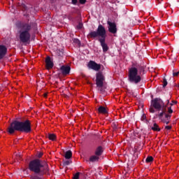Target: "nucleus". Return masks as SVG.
<instances>
[{"mask_svg":"<svg viewBox=\"0 0 179 179\" xmlns=\"http://www.w3.org/2000/svg\"><path fill=\"white\" fill-rule=\"evenodd\" d=\"M6 52H8V48H6V46L0 45V59H2V58L6 55Z\"/></svg>","mask_w":179,"mask_h":179,"instance_id":"obj_12","label":"nucleus"},{"mask_svg":"<svg viewBox=\"0 0 179 179\" xmlns=\"http://www.w3.org/2000/svg\"><path fill=\"white\" fill-rule=\"evenodd\" d=\"M82 27H83V24L82 22H80L78 25H77V29H78L79 30H80V29H82Z\"/></svg>","mask_w":179,"mask_h":179,"instance_id":"obj_29","label":"nucleus"},{"mask_svg":"<svg viewBox=\"0 0 179 179\" xmlns=\"http://www.w3.org/2000/svg\"><path fill=\"white\" fill-rule=\"evenodd\" d=\"M70 164H71V161L69 160L64 161L62 163V165L64 166V167L66 166H69Z\"/></svg>","mask_w":179,"mask_h":179,"instance_id":"obj_23","label":"nucleus"},{"mask_svg":"<svg viewBox=\"0 0 179 179\" xmlns=\"http://www.w3.org/2000/svg\"><path fill=\"white\" fill-rule=\"evenodd\" d=\"M56 55H57V57H63L64 56V51L61 50L59 49L57 50Z\"/></svg>","mask_w":179,"mask_h":179,"instance_id":"obj_21","label":"nucleus"},{"mask_svg":"<svg viewBox=\"0 0 179 179\" xmlns=\"http://www.w3.org/2000/svg\"><path fill=\"white\" fill-rule=\"evenodd\" d=\"M168 114H169V115L173 114V109H171V107L168 108Z\"/></svg>","mask_w":179,"mask_h":179,"instance_id":"obj_30","label":"nucleus"},{"mask_svg":"<svg viewBox=\"0 0 179 179\" xmlns=\"http://www.w3.org/2000/svg\"><path fill=\"white\" fill-rule=\"evenodd\" d=\"M172 127L171 126H166L165 129H167L168 131H170Z\"/></svg>","mask_w":179,"mask_h":179,"instance_id":"obj_32","label":"nucleus"},{"mask_svg":"<svg viewBox=\"0 0 179 179\" xmlns=\"http://www.w3.org/2000/svg\"><path fill=\"white\" fill-rule=\"evenodd\" d=\"M167 80L166 78H164L163 80V87H166L167 86Z\"/></svg>","mask_w":179,"mask_h":179,"instance_id":"obj_28","label":"nucleus"},{"mask_svg":"<svg viewBox=\"0 0 179 179\" xmlns=\"http://www.w3.org/2000/svg\"><path fill=\"white\" fill-rule=\"evenodd\" d=\"M172 103H173V104H177V101H173Z\"/></svg>","mask_w":179,"mask_h":179,"instance_id":"obj_36","label":"nucleus"},{"mask_svg":"<svg viewBox=\"0 0 179 179\" xmlns=\"http://www.w3.org/2000/svg\"><path fill=\"white\" fill-rule=\"evenodd\" d=\"M19 158H20V159H21V157H20V155H19Z\"/></svg>","mask_w":179,"mask_h":179,"instance_id":"obj_40","label":"nucleus"},{"mask_svg":"<svg viewBox=\"0 0 179 179\" xmlns=\"http://www.w3.org/2000/svg\"><path fill=\"white\" fill-rule=\"evenodd\" d=\"M98 113L99 114H108L107 108H106L104 106H99L98 108Z\"/></svg>","mask_w":179,"mask_h":179,"instance_id":"obj_14","label":"nucleus"},{"mask_svg":"<svg viewBox=\"0 0 179 179\" xmlns=\"http://www.w3.org/2000/svg\"><path fill=\"white\" fill-rule=\"evenodd\" d=\"M164 115H165V118H166L167 121H169V120H170L171 118V115H169V113L167 114V113H166V112Z\"/></svg>","mask_w":179,"mask_h":179,"instance_id":"obj_26","label":"nucleus"},{"mask_svg":"<svg viewBox=\"0 0 179 179\" xmlns=\"http://www.w3.org/2000/svg\"><path fill=\"white\" fill-rule=\"evenodd\" d=\"M168 103H170V101L169 100H167Z\"/></svg>","mask_w":179,"mask_h":179,"instance_id":"obj_38","label":"nucleus"},{"mask_svg":"<svg viewBox=\"0 0 179 179\" xmlns=\"http://www.w3.org/2000/svg\"><path fill=\"white\" fill-rule=\"evenodd\" d=\"M29 170L34 173L30 177L31 179H43L44 174L50 171V168L46 162L41 163V160L35 159L29 162Z\"/></svg>","mask_w":179,"mask_h":179,"instance_id":"obj_1","label":"nucleus"},{"mask_svg":"<svg viewBox=\"0 0 179 179\" xmlns=\"http://www.w3.org/2000/svg\"><path fill=\"white\" fill-rule=\"evenodd\" d=\"M103 152H104V150H103V147L101 145H99L96 148L94 155L100 157V156L103 155Z\"/></svg>","mask_w":179,"mask_h":179,"instance_id":"obj_13","label":"nucleus"},{"mask_svg":"<svg viewBox=\"0 0 179 179\" xmlns=\"http://www.w3.org/2000/svg\"><path fill=\"white\" fill-rule=\"evenodd\" d=\"M100 159V157H99L98 155H92L90 157V162H91V163H95V162H99V160Z\"/></svg>","mask_w":179,"mask_h":179,"instance_id":"obj_15","label":"nucleus"},{"mask_svg":"<svg viewBox=\"0 0 179 179\" xmlns=\"http://www.w3.org/2000/svg\"><path fill=\"white\" fill-rule=\"evenodd\" d=\"M151 129L156 132H160L161 129L159 128V125L157 123H154L153 126L151 127Z\"/></svg>","mask_w":179,"mask_h":179,"instance_id":"obj_18","label":"nucleus"},{"mask_svg":"<svg viewBox=\"0 0 179 179\" xmlns=\"http://www.w3.org/2000/svg\"><path fill=\"white\" fill-rule=\"evenodd\" d=\"M17 27L18 29L19 38L20 43L23 44H29L31 38V29L33 27L31 24L29 22H18L17 24Z\"/></svg>","mask_w":179,"mask_h":179,"instance_id":"obj_4","label":"nucleus"},{"mask_svg":"<svg viewBox=\"0 0 179 179\" xmlns=\"http://www.w3.org/2000/svg\"><path fill=\"white\" fill-rule=\"evenodd\" d=\"M47 138L50 139V141H56L57 139V136L55 134H48L47 136Z\"/></svg>","mask_w":179,"mask_h":179,"instance_id":"obj_19","label":"nucleus"},{"mask_svg":"<svg viewBox=\"0 0 179 179\" xmlns=\"http://www.w3.org/2000/svg\"><path fill=\"white\" fill-rule=\"evenodd\" d=\"M145 71V68L139 64H133L132 67L129 69V80L131 83H134V85H138L142 80V77L141 75L138 74L142 73Z\"/></svg>","mask_w":179,"mask_h":179,"instance_id":"obj_5","label":"nucleus"},{"mask_svg":"<svg viewBox=\"0 0 179 179\" xmlns=\"http://www.w3.org/2000/svg\"><path fill=\"white\" fill-rule=\"evenodd\" d=\"M161 111L162 112L156 115L157 117H158L159 118V120H162V118H163V115L164 114H166V112L167 111L166 109V107L165 108H162L161 109Z\"/></svg>","mask_w":179,"mask_h":179,"instance_id":"obj_16","label":"nucleus"},{"mask_svg":"<svg viewBox=\"0 0 179 179\" xmlns=\"http://www.w3.org/2000/svg\"><path fill=\"white\" fill-rule=\"evenodd\" d=\"M78 1L80 5H85V3H86V0H78ZM71 3L72 5H76L78 3V0H71Z\"/></svg>","mask_w":179,"mask_h":179,"instance_id":"obj_17","label":"nucleus"},{"mask_svg":"<svg viewBox=\"0 0 179 179\" xmlns=\"http://www.w3.org/2000/svg\"><path fill=\"white\" fill-rule=\"evenodd\" d=\"M45 62L46 65V69H52V68H54V62H52V60H51V57L50 56H48L45 58Z\"/></svg>","mask_w":179,"mask_h":179,"instance_id":"obj_10","label":"nucleus"},{"mask_svg":"<svg viewBox=\"0 0 179 179\" xmlns=\"http://www.w3.org/2000/svg\"><path fill=\"white\" fill-rule=\"evenodd\" d=\"M166 108L164 102L160 98H155L151 101V106L150 108V113L154 114L157 111H162V108Z\"/></svg>","mask_w":179,"mask_h":179,"instance_id":"obj_7","label":"nucleus"},{"mask_svg":"<svg viewBox=\"0 0 179 179\" xmlns=\"http://www.w3.org/2000/svg\"><path fill=\"white\" fill-rule=\"evenodd\" d=\"M15 131L30 134L31 132V122L29 120H26L24 122L14 120L8 127L7 132L12 135L15 134Z\"/></svg>","mask_w":179,"mask_h":179,"instance_id":"obj_3","label":"nucleus"},{"mask_svg":"<svg viewBox=\"0 0 179 179\" xmlns=\"http://www.w3.org/2000/svg\"><path fill=\"white\" fill-rule=\"evenodd\" d=\"M43 96H44V97H47V96H48L47 93H45V94H43Z\"/></svg>","mask_w":179,"mask_h":179,"instance_id":"obj_37","label":"nucleus"},{"mask_svg":"<svg viewBox=\"0 0 179 179\" xmlns=\"http://www.w3.org/2000/svg\"><path fill=\"white\" fill-rule=\"evenodd\" d=\"M104 82H106V77L103 75V72L99 71L96 73V85L98 91L101 94H104L106 93V85H104Z\"/></svg>","mask_w":179,"mask_h":179,"instance_id":"obj_6","label":"nucleus"},{"mask_svg":"<svg viewBox=\"0 0 179 179\" xmlns=\"http://www.w3.org/2000/svg\"><path fill=\"white\" fill-rule=\"evenodd\" d=\"M145 120H146V115H143L142 117H141V120L142 121H145Z\"/></svg>","mask_w":179,"mask_h":179,"instance_id":"obj_31","label":"nucleus"},{"mask_svg":"<svg viewBox=\"0 0 179 179\" xmlns=\"http://www.w3.org/2000/svg\"><path fill=\"white\" fill-rule=\"evenodd\" d=\"M37 156L40 159V157H41L43 156V153L42 152H39Z\"/></svg>","mask_w":179,"mask_h":179,"instance_id":"obj_34","label":"nucleus"},{"mask_svg":"<svg viewBox=\"0 0 179 179\" xmlns=\"http://www.w3.org/2000/svg\"><path fill=\"white\" fill-rule=\"evenodd\" d=\"M171 106H173V103H171Z\"/></svg>","mask_w":179,"mask_h":179,"instance_id":"obj_39","label":"nucleus"},{"mask_svg":"<svg viewBox=\"0 0 179 179\" xmlns=\"http://www.w3.org/2000/svg\"><path fill=\"white\" fill-rule=\"evenodd\" d=\"M60 71L62 75L66 76V75H69V73L71 72V67L69 66H62Z\"/></svg>","mask_w":179,"mask_h":179,"instance_id":"obj_11","label":"nucleus"},{"mask_svg":"<svg viewBox=\"0 0 179 179\" xmlns=\"http://www.w3.org/2000/svg\"><path fill=\"white\" fill-rule=\"evenodd\" d=\"M73 42L75 43V44H77L79 47H80V41L78 38H74L73 40Z\"/></svg>","mask_w":179,"mask_h":179,"instance_id":"obj_24","label":"nucleus"},{"mask_svg":"<svg viewBox=\"0 0 179 179\" xmlns=\"http://www.w3.org/2000/svg\"><path fill=\"white\" fill-rule=\"evenodd\" d=\"M22 8L24 9V10L27 9V6H26L24 4H22Z\"/></svg>","mask_w":179,"mask_h":179,"instance_id":"obj_35","label":"nucleus"},{"mask_svg":"<svg viewBox=\"0 0 179 179\" xmlns=\"http://www.w3.org/2000/svg\"><path fill=\"white\" fill-rule=\"evenodd\" d=\"M178 75H179V71L173 70V77L178 76Z\"/></svg>","mask_w":179,"mask_h":179,"instance_id":"obj_25","label":"nucleus"},{"mask_svg":"<svg viewBox=\"0 0 179 179\" xmlns=\"http://www.w3.org/2000/svg\"><path fill=\"white\" fill-rule=\"evenodd\" d=\"M152 162H153V157L152 156L148 157L145 159L146 163H152Z\"/></svg>","mask_w":179,"mask_h":179,"instance_id":"obj_22","label":"nucleus"},{"mask_svg":"<svg viewBox=\"0 0 179 179\" xmlns=\"http://www.w3.org/2000/svg\"><path fill=\"white\" fill-rule=\"evenodd\" d=\"M87 38H98L101 46L103 49V52L108 51V45L106 43V37H107V32L106 28L102 24H99L96 31H91L87 36Z\"/></svg>","mask_w":179,"mask_h":179,"instance_id":"obj_2","label":"nucleus"},{"mask_svg":"<svg viewBox=\"0 0 179 179\" xmlns=\"http://www.w3.org/2000/svg\"><path fill=\"white\" fill-rule=\"evenodd\" d=\"M87 67L89 69H92L96 72H99V71L101 69V64H97L96 62L90 60L87 64Z\"/></svg>","mask_w":179,"mask_h":179,"instance_id":"obj_8","label":"nucleus"},{"mask_svg":"<svg viewBox=\"0 0 179 179\" xmlns=\"http://www.w3.org/2000/svg\"><path fill=\"white\" fill-rule=\"evenodd\" d=\"M164 122L166 125H169V124H170V121H169V120H164Z\"/></svg>","mask_w":179,"mask_h":179,"instance_id":"obj_33","label":"nucleus"},{"mask_svg":"<svg viewBox=\"0 0 179 179\" xmlns=\"http://www.w3.org/2000/svg\"><path fill=\"white\" fill-rule=\"evenodd\" d=\"M80 173L78 172L76 174H74L73 179H79V176H80Z\"/></svg>","mask_w":179,"mask_h":179,"instance_id":"obj_27","label":"nucleus"},{"mask_svg":"<svg viewBox=\"0 0 179 179\" xmlns=\"http://www.w3.org/2000/svg\"><path fill=\"white\" fill-rule=\"evenodd\" d=\"M65 159H69L71 157H72V151L68 150L66 152L64 155Z\"/></svg>","mask_w":179,"mask_h":179,"instance_id":"obj_20","label":"nucleus"},{"mask_svg":"<svg viewBox=\"0 0 179 179\" xmlns=\"http://www.w3.org/2000/svg\"><path fill=\"white\" fill-rule=\"evenodd\" d=\"M108 29L109 33H111L112 34H116L117 33V24L115 22H111L110 21L107 22Z\"/></svg>","mask_w":179,"mask_h":179,"instance_id":"obj_9","label":"nucleus"}]
</instances>
